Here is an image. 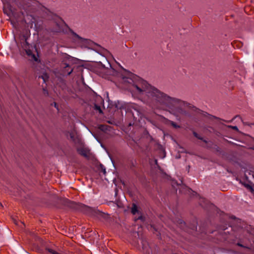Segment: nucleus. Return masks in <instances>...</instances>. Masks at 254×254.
<instances>
[{"instance_id": "30", "label": "nucleus", "mask_w": 254, "mask_h": 254, "mask_svg": "<svg viewBox=\"0 0 254 254\" xmlns=\"http://www.w3.org/2000/svg\"><path fill=\"white\" fill-rule=\"evenodd\" d=\"M211 118H215V119H218V120H221V119H220L218 118H216V117H214V116H211Z\"/></svg>"}, {"instance_id": "3", "label": "nucleus", "mask_w": 254, "mask_h": 254, "mask_svg": "<svg viewBox=\"0 0 254 254\" xmlns=\"http://www.w3.org/2000/svg\"><path fill=\"white\" fill-rule=\"evenodd\" d=\"M115 107L118 112H122V110H125L128 126L140 127L138 131L140 136L138 139L135 138L136 141L144 139L146 141H150L152 139L147 130L142 127L145 123V118L143 117V109L140 106L134 103L127 105L124 102L118 101L115 102Z\"/></svg>"}, {"instance_id": "4", "label": "nucleus", "mask_w": 254, "mask_h": 254, "mask_svg": "<svg viewBox=\"0 0 254 254\" xmlns=\"http://www.w3.org/2000/svg\"><path fill=\"white\" fill-rule=\"evenodd\" d=\"M30 36V33L29 31L25 30L22 32L19 36V42L17 43V45L20 46L25 52L29 60L37 62L38 59L33 53V47L27 41Z\"/></svg>"}, {"instance_id": "20", "label": "nucleus", "mask_w": 254, "mask_h": 254, "mask_svg": "<svg viewBox=\"0 0 254 254\" xmlns=\"http://www.w3.org/2000/svg\"><path fill=\"white\" fill-rule=\"evenodd\" d=\"M39 78H42L44 83H46L49 79V76L46 73H43L42 75L39 76Z\"/></svg>"}, {"instance_id": "24", "label": "nucleus", "mask_w": 254, "mask_h": 254, "mask_svg": "<svg viewBox=\"0 0 254 254\" xmlns=\"http://www.w3.org/2000/svg\"><path fill=\"white\" fill-rule=\"evenodd\" d=\"M245 187L248 188L251 192H254V188L249 184H246Z\"/></svg>"}, {"instance_id": "12", "label": "nucleus", "mask_w": 254, "mask_h": 254, "mask_svg": "<svg viewBox=\"0 0 254 254\" xmlns=\"http://www.w3.org/2000/svg\"><path fill=\"white\" fill-rule=\"evenodd\" d=\"M139 207H131V213L133 215H135L137 214L138 215V217H135L134 220L135 221H137L138 220H140L141 221H144L145 220V217L142 215L140 212L138 210Z\"/></svg>"}, {"instance_id": "15", "label": "nucleus", "mask_w": 254, "mask_h": 254, "mask_svg": "<svg viewBox=\"0 0 254 254\" xmlns=\"http://www.w3.org/2000/svg\"><path fill=\"white\" fill-rule=\"evenodd\" d=\"M57 86L61 88L62 90L65 92L67 90V87L66 84L65 80H64L62 78H60L58 83H57Z\"/></svg>"}, {"instance_id": "14", "label": "nucleus", "mask_w": 254, "mask_h": 254, "mask_svg": "<svg viewBox=\"0 0 254 254\" xmlns=\"http://www.w3.org/2000/svg\"><path fill=\"white\" fill-rule=\"evenodd\" d=\"M105 60L107 63V66H106L105 64L101 63L102 66L104 68L109 69V71L108 73L110 74L114 75L115 74V73L116 72L115 69L112 67V65L109 62V61L106 59H105Z\"/></svg>"}, {"instance_id": "11", "label": "nucleus", "mask_w": 254, "mask_h": 254, "mask_svg": "<svg viewBox=\"0 0 254 254\" xmlns=\"http://www.w3.org/2000/svg\"><path fill=\"white\" fill-rule=\"evenodd\" d=\"M60 202L64 205V206H77L75 202L71 201L65 198H61ZM78 206H80V205H78ZM81 206L86 207L88 206L84 204L81 205Z\"/></svg>"}, {"instance_id": "25", "label": "nucleus", "mask_w": 254, "mask_h": 254, "mask_svg": "<svg viewBox=\"0 0 254 254\" xmlns=\"http://www.w3.org/2000/svg\"><path fill=\"white\" fill-rule=\"evenodd\" d=\"M64 59L68 61H70L72 60L73 58L67 54H65L64 56Z\"/></svg>"}, {"instance_id": "29", "label": "nucleus", "mask_w": 254, "mask_h": 254, "mask_svg": "<svg viewBox=\"0 0 254 254\" xmlns=\"http://www.w3.org/2000/svg\"><path fill=\"white\" fill-rule=\"evenodd\" d=\"M229 127L232 128L233 129H234L235 130H238V129L237 127H236V126H229Z\"/></svg>"}, {"instance_id": "23", "label": "nucleus", "mask_w": 254, "mask_h": 254, "mask_svg": "<svg viewBox=\"0 0 254 254\" xmlns=\"http://www.w3.org/2000/svg\"><path fill=\"white\" fill-rule=\"evenodd\" d=\"M209 129H207L208 131L210 132H213V133H214L215 134H216V135L218 136L219 135V132H218L217 131H216L215 129H214L212 127H209Z\"/></svg>"}, {"instance_id": "13", "label": "nucleus", "mask_w": 254, "mask_h": 254, "mask_svg": "<svg viewBox=\"0 0 254 254\" xmlns=\"http://www.w3.org/2000/svg\"><path fill=\"white\" fill-rule=\"evenodd\" d=\"M62 66L64 68L63 70L64 75H69L73 71V69L72 68L69 70L70 68V65L69 64L64 63L62 64Z\"/></svg>"}, {"instance_id": "18", "label": "nucleus", "mask_w": 254, "mask_h": 254, "mask_svg": "<svg viewBox=\"0 0 254 254\" xmlns=\"http://www.w3.org/2000/svg\"><path fill=\"white\" fill-rule=\"evenodd\" d=\"M4 13L6 14L10 18L12 16L15 17L16 13L13 11L11 9L8 10H6L5 9H3Z\"/></svg>"}, {"instance_id": "21", "label": "nucleus", "mask_w": 254, "mask_h": 254, "mask_svg": "<svg viewBox=\"0 0 254 254\" xmlns=\"http://www.w3.org/2000/svg\"><path fill=\"white\" fill-rule=\"evenodd\" d=\"M192 133H193V135L197 139L202 140V141H203L204 142H205L206 143H207V141L205 139H204L203 137L199 136V134L195 131H193Z\"/></svg>"}, {"instance_id": "9", "label": "nucleus", "mask_w": 254, "mask_h": 254, "mask_svg": "<svg viewBox=\"0 0 254 254\" xmlns=\"http://www.w3.org/2000/svg\"><path fill=\"white\" fill-rule=\"evenodd\" d=\"M104 100L99 95H96L95 97V102L94 103V109L99 113H102V111L101 107L104 105Z\"/></svg>"}, {"instance_id": "32", "label": "nucleus", "mask_w": 254, "mask_h": 254, "mask_svg": "<svg viewBox=\"0 0 254 254\" xmlns=\"http://www.w3.org/2000/svg\"><path fill=\"white\" fill-rule=\"evenodd\" d=\"M206 114H207V113H206V112H205V113H204L203 114V115L204 116H205Z\"/></svg>"}, {"instance_id": "31", "label": "nucleus", "mask_w": 254, "mask_h": 254, "mask_svg": "<svg viewBox=\"0 0 254 254\" xmlns=\"http://www.w3.org/2000/svg\"><path fill=\"white\" fill-rule=\"evenodd\" d=\"M132 206L135 207V206H137L135 203H133L132 205Z\"/></svg>"}, {"instance_id": "36", "label": "nucleus", "mask_w": 254, "mask_h": 254, "mask_svg": "<svg viewBox=\"0 0 254 254\" xmlns=\"http://www.w3.org/2000/svg\"><path fill=\"white\" fill-rule=\"evenodd\" d=\"M0 206H3L2 204L0 203Z\"/></svg>"}, {"instance_id": "26", "label": "nucleus", "mask_w": 254, "mask_h": 254, "mask_svg": "<svg viewBox=\"0 0 254 254\" xmlns=\"http://www.w3.org/2000/svg\"><path fill=\"white\" fill-rule=\"evenodd\" d=\"M43 94L45 96H49L48 91L45 88H43Z\"/></svg>"}, {"instance_id": "7", "label": "nucleus", "mask_w": 254, "mask_h": 254, "mask_svg": "<svg viewBox=\"0 0 254 254\" xmlns=\"http://www.w3.org/2000/svg\"><path fill=\"white\" fill-rule=\"evenodd\" d=\"M187 190L188 193L191 195V196H194L196 195L198 198V203L200 206H211L213 204L207 199L200 196L197 193L190 188H186Z\"/></svg>"}, {"instance_id": "6", "label": "nucleus", "mask_w": 254, "mask_h": 254, "mask_svg": "<svg viewBox=\"0 0 254 254\" xmlns=\"http://www.w3.org/2000/svg\"><path fill=\"white\" fill-rule=\"evenodd\" d=\"M82 210L83 213L93 217H97L98 219H107L108 217V214L103 212L101 211L95 209V207H82Z\"/></svg>"}, {"instance_id": "27", "label": "nucleus", "mask_w": 254, "mask_h": 254, "mask_svg": "<svg viewBox=\"0 0 254 254\" xmlns=\"http://www.w3.org/2000/svg\"><path fill=\"white\" fill-rule=\"evenodd\" d=\"M100 168H101V171L104 174H105L106 173V168L102 164L100 165Z\"/></svg>"}, {"instance_id": "19", "label": "nucleus", "mask_w": 254, "mask_h": 254, "mask_svg": "<svg viewBox=\"0 0 254 254\" xmlns=\"http://www.w3.org/2000/svg\"><path fill=\"white\" fill-rule=\"evenodd\" d=\"M166 120V123L167 124H170L172 127H173L175 128H179L181 127L179 125H178L176 123L173 121H172L167 119H165Z\"/></svg>"}, {"instance_id": "33", "label": "nucleus", "mask_w": 254, "mask_h": 254, "mask_svg": "<svg viewBox=\"0 0 254 254\" xmlns=\"http://www.w3.org/2000/svg\"><path fill=\"white\" fill-rule=\"evenodd\" d=\"M55 104V107L57 108H58L57 106V104L56 103H54Z\"/></svg>"}, {"instance_id": "22", "label": "nucleus", "mask_w": 254, "mask_h": 254, "mask_svg": "<svg viewBox=\"0 0 254 254\" xmlns=\"http://www.w3.org/2000/svg\"><path fill=\"white\" fill-rule=\"evenodd\" d=\"M109 127L107 125H100L99 128L102 131H106L108 130Z\"/></svg>"}, {"instance_id": "16", "label": "nucleus", "mask_w": 254, "mask_h": 254, "mask_svg": "<svg viewBox=\"0 0 254 254\" xmlns=\"http://www.w3.org/2000/svg\"><path fill=\"white\" fill-rule=\"evenodd\" d=\"M77 152L82 156L88 158L89 157V150L86 148H79L77 149Z\"/></svg>"}, {"instance_id": "2", "label": "nucleus", "mask_w": 254, "mask_h": 254, "mask_svg": "<svg viewBox=\"0 0 254 254\" xmlns=\"http://www.w3.org/2000/svg\"><path fill=\"white\" fill-rule=\"evenodd\" d=\"M222 219L229 224V227L223 226L222 229L225 234L234 236V243L238 246L249 249L254 244V229L244 221L233 215H230L223 212Z\"/></svg>"}, {"instance_id": "28", "label": "nucleus", "mask_w": 254, "mask_h": 254, "mask_svg": "<svg viewBox=\"0 0 254 254\" xmlns=\"http://www.w3.org/2000/svg\"><path fill=\"white\" fill-rule=\"evenodd\" d=\"M190 228L191 230H196L197 227H196V226L195 225V224H192V225H190Z\"/></svg>"}, {"instance_id": "8", "label": "nucleus", "mask_w": 254, "mask_h": 254, "mask_svg": "<svg viewBox=\"0 0 254 254\" xmlns=\"http://www.w3.org/2000/svg\"><path fill=\"white\" fill-rule=\"evenodd\" d=\"M69 31L72 35V39L74 41L87 45H89L92 43L90 40L82 38L71 29H69Z\"/></svg>"}, {"instance_id": "10", "label": "nucleus", "mask_w": 254, "mask_h": 254, "mask_svg": "<svg viewBox=\"0 0 254 254\" xmlns=\"http://www.w3.org/2000/svg\"><path fill=\"white\" fill-rule=\"evenodd\" d=\"M67 135L70 137V139L73 143H74V144L78 145H81L82 144L80 138L78 135H77L74 130L68 131L67 132Z\"/></svg>"}, {"instance_id": "35", "label": "nucleus", "mask_w": 254, "mask_h": 254, "mask_svg": "<svg viewBox=\"0 0 254 254\" xmlns=\"http://www.w3.org/2000/svg\"><path fill=\"white\" fill-rule=\"evenodd\" d=\"M11 23H12V24H13V23H14V21H13H13H11Z\"/></svg>"}, {"instance_id": "34", "label": "nucleus", "mask_w": 254, "mask_h": 254, "mask_svg": "<svg viewBox=\"0 0 254 254\" xmlns=\"http://www.w3.org/2000/svg\"><path fill=\"white\" fill-rule=\"evenodd\" d=\"M155 164H157V160H155Z\"/></svg>"}, {"instance_id": "5", "label": "nucleus", "mask_w": 254, "mask_h": 254, "mask_svg": "<svg viewBox=\"0 0 254 254\" xmlns=\"http://www.w3.org/2000/svg\"><path fill=\"white\" fill-rule=\"evenodd\" d=\"M24 3L26 5V10L35 12L38 10L45 11L47 9L36 0H24Z\"/></svg>"}, {"instance_id": "1", "label": "nucleus", "mask_w": 254, "mask_h": 254, "mask_svg": "<svg viewBox=\"0 0 254 254\" xmlns=\"http://www.w3.org/2000/svg\"><path fill=\"white\" fill-rule=\"evenodd\" d=\"M123 80L129 84L128 88L133 96L152 109L168 112L177 117L189 116L185 109L187 107H190L189 103L170 96L134 74L126 71Z\"/></svg>"}, {"instance_id": "17", "label": "nucleus", "mask_w": 254, "mask_h": 254, "mask_svg": "<svg viewBox=\"0 0 254 254\" xmlns=\"http://www.w3.org/2000/svg\"><path fill=\"white\" fill-rule=\"evenodd\" d=\"M177 224L183 230L187 231V224L186 223L181 219H178L177 221Z\"/></svg>"}]
</instances>
